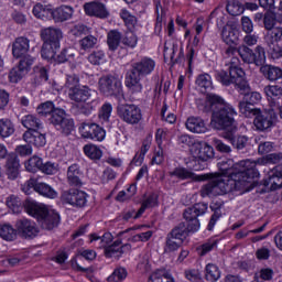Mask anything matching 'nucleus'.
Returning <instances> with one entry per match:
<instances>
[{
  "label": "nucleus",
  "instance_id": "1",
  "mask_svg": "<svg viewBox=\"0 0 282 282\" xmlns=\"http://www.w3.org/2000/svg\"><path fill=\"white\" fill-rule=\"evenodd\" d=\"M218 164L221 174H209L212 180L200 188L202 197H217V195H226L231 191H241L252 184L254 177H259L254 161L245 160L235 163L229 159Z\"/></svg>",
  "mask_w": 282,
  "mask_h": 282
},
{
  "label": "nucleus",
  "instance_id": "2",
  "mask_svg": "<svg viewBox=\"0 0 282 282\" xmlns=\"http://www.w3.org/2000/svg\"><path fill=\"white\" fill-rule=\"evenodd\" d=\"M204 113L213 111L210 127L217 131H237V111L232 106L225 104L219 95L208 94L206 100L198 105Z\"/></svg>",
  "mask_w": 282,
  "mask_h": 282
},
{
  "label": "nucleus",
  "instance_id": "3",
  "mask_svg": "<svg viewBox=\"0 0 282 282\" xmlns=\"http://www.w3.org/2000/svg\"><path fill=\"white\" fill-rule=\"evenodd\" d=\"M206 210H208V204L206 203H197L186 208L183 214L186 224L180 223L167 235L174 239H181L184 242V239L188 237V232H197L199 230L200 224L197 217L206 215Z\"/></svg>",
  "mask_w": 282,
  "mask_h": 282
},
{
  "label": "nucleus",
  "instance_id": "4",
  "mask_svg": "<svg viewBox=\"0 0 282 282\" xmlns=\"http://www.w3.org/2000/svg\"><path fill=\"white\" fill-rule=\"evenodd\" d=\"M155 70V59L151 57H143L139 62L131 65V69L126 75V87L132 94H142V78L144 76H151Z\"/></svg>",
  "mask_w": 282,
  "mask_h": 282
},
{
  "label": "nucleus",
  "instance_id": "5",
  "mask_svg": "<svg viewBox=\"0 0 282 282\" xmlns=\"http://www.w3.org/2000/svg\"><path fill=\"white\" fill-rule=\"evenodd\" d=\"M24 210L31 217H35L37 219L41 228L44 230H54V228H58V224H61V215L54 210H47L43 205L26 199L24 202Z\"/></svg>",
  "mask_w": 282,
  "mask_h": 282
},
{
  "label": "nucleus",
  "instance_id": "6",
  "mask_svg": "<svg viewBox=\"0 0 282 282\" xmlns=\"http://www.w3.org/2000/svg\"><path fill=\"white\" fill-rule=\"evenodd\" d=\"M117 115L126 124H140L142 122V109L135 104H119Z\"/></svg>",
  "mask_w": 282,
  "mask_h": 282
},
{
  "label": "nucleus",
  "instance_id": "7",
  "mask_svg": "<svg viewBox=\"0 0 282 282\" xmlns=\"http://www.w3.org/2000/svg\"><path fill=\"white\" fill-rule=\"evenodd\" d=\"M215 79L217 83H220L223 87H230V85H236L240 91H248L250 87L248 86V82L243 80V77H239L235 72L230 70L226 72L224 69L215 70Z\"/></svg>",
  "mask_w": 282,
  "mask_h": 282
},
{
  "label": "nucleus",
  "instance_id": "8",
  "mask_svg": "<svg viewBox=\"0 0 282 282\" xmlns=\"http://www.w3.org/2000/svg\"><path fill=\"white\" fill-rule=\"evenodd\" d=\"M99 91L102 96H120L122 94V80L118 76L105 75L98 82Z\"/></svg>",
  "mask_w": 282,
  "mask_h": 282
},
{
  "label": "nucleus",
  "instance_id": "9",
  "mask_svg": "<svg viewBox=\"0 0 282 282\" xmlns=\"http://www.w3.org/2000/svg\"><path fill=\"white\" fill-rule=\"evenodd\" d=\"M48 120L64 135H69L75 129L74 119L67 117L64 109L56 110Z\"/></svg>",
  "mask_w": 282,
  "mask_h": 282
},
{
  "label": "nucleus",
  "instance_id": "10",
  "mask_svg": "<svg viewBox=\"0 0 282 282\" xmlns=\"http://www.w3.org/2000/svg\"><path fill=\"white\" fill-rule=\"evenodd\" d=\"M87 197H89L87 193L70 188L62 193L61 202L62 204H68L74 208H85V206H87Z\"/></svg>",
  "mask_w": 282,
  "mask_h": 282
},
{
  "label": "nucleus",
  "instance_id": "11",
  "mask_svg": "<svg viewBox=\"0 0 282 282\" xmlns=\"http://www.w3.org/2000/svg\"><path fill=\"white\" fill-rule=\"evenodd\" d=\"M79 133L85 140H95L96 142H102L107 132L102 127L94 122H83L79 126Z\"/></svg>",
  "mask_w": 282,
  "mask_h": 282
},
{
  "label": "nucleus",
  "instance_id": "12",
  "mask_svg": "<svg viewBox=\"0 0 282 282\" xmlns=\"http://www.w3.org/2000/svg\"><path fill=\"white\" fill-rule=\"evenodd\" d=\"M276 112L274 109L269 110H259V113L256 115L253 124L258 131H268L276 124Z\"/></svg>",
  "mask_w": 282,
  "mask_h": 282
},
{
  "label": "nucleus",
  "instance_id": "13",
  "mask_svg": "<svg viewBox=\"0 0 282 282\" xmlns=\"http://www.w3.org/2000/svg\"><path fill=\"white\" fill-rule=\"evenodd\" d=\"M68 98L73 102H89L91 98H96L98 96V93L96 90H93L88 86H77L73 90H67Z\"/></svg>",
  "mask_w": 282,
  "mask_h": 282
},
{
  "label": "nucleus",
  "instance_id": "14",
  "mask_svg": "<svg viewBox=\"0 0 282 282\" xmlns=\"http://www.w3.org/2000/svg\"><path fill=\"white\" fill-rule=\"evenodd\" d=\"M15 228L23 239H34V237H39L40 230L36 223L28 218L19 219L15 223Z\"/></svg>",
  "mask_w": 282,
  "mask_h": 282
},
{
  "label": "nucleus",
  "instance_id": "15",
  "mask_svg": "<svg viewBox=\"0 0 282 282\" xmlns=\"http://www.w3.org/2000/svg\"><path fill=\"white\" fill-rule=\"evenodd\" d=\"M40 36L44 44L53 45L55 50L61 47V39H63V31L58 28L48 26L40 32Z\"/></svg>",
  "mask_w": 282,
  "mask_h": 282
},
{
  "label": "nucleus",
  "instance_id": "16",
  "mask_svg": "<svg viewBox=\"0 0 282 282\" xmlns=\"http://www.w3.org/2000/svg\"><path fill=\"white\" fill-rule=\"evenodd\" d=\"M84 12L87 17H96V19H108L109 10H107V6L101 2H86L84 4Z\"/></svg>",
  "mask_w": 282,
  "mask_h": 282
},
{
  "label": "nucleus",
  "instance_id": "17",
  "mask_svg": "<svg viewBox=\"0 0 282 282\" xmlns=\"http://www.w3.org/2000/svg\"><path fill=\"white\" fill-rule=\"evenodd\" d=\"M194 158L200 160V162H208V160L215 158V150L208 143L197 142L192 148Z\"/></svg>",
  "mask_w": 282,
  "mask_h": 282
},
{
  "label": "nucleus",
  "instance_id": "18",
  "mask_svg": "<svg viewBox=\"0 0 282 282\" xmlns=\"http://www.w3.org/2000/svg\"><path fill=\"white\" fill-rule=\"evenodd\" d=\"M51 17L55 23H65L74 17V7L62 4L51 10Z\"/></svg>",
  "mask_w": 282,
  "mask_h": 282
},
{
  "label": "nucleus",
  "instance_id": "19",
  "mask_svg": "<svg viewBox=\"0 0 282 282\" xmlns=\"http://www.w3.org/2000/svg\"><path fill=\"white\" fill-rule=\"evenodd\" d=\"M131 250V245L126 243L122 246V240H116L112 245L105 248V256L107 259H111L116 257V259H120L124 252H129Z\"/></svg>",
  "mask_w": 282,
  "mask_h": 282
},
{
  "label": "nucleus",
  "instance_id": "20",
  "mask_svg": "<svg viewBox=\"0 0 282 282\" xmlns=\"http://www.w3.org/2000/svg\"><path fill=\"white\" fill-rule=\"evenodd\" d=\"M23 140L26 144H33V147L37 148L45 147V144H47L45 133L39 130L25 131L23 133Z\"/></svg>",
  "mask_w": 282,
  "mask_h": 282
},
{
  "label": "nucleus",
  "instance_id": "21",
  "mask_svg": "<svg viewBox=\"0 0 282 282\" xmlns=\"http://www.w3.org/2000/svg\"><path fill=\"white\" fill-rule=\"evenodd\" d=\"M260 74H262L263 78L269 80V83H276L282 79V68L272 64L261 66Z\"/></svg>",
  "mask_w": 282,
  "mask_h": 282
},
{
  "label": "nucleus",
  "instance_id": "22",
  "mask_svg": "<svg viewBox=\"0 0 282 282\" xmlns=\"http://www.w3.org/2000/svg\"><path fill=\"white\" fill-rule=\"evenodd\" d=\"M67 183L70 186L80 188L83 186V172L78 164H72L67 169Z\"/></svg>",
  "mask_w": 282,
  "mask_h": 282
},
{
  "label": "nucleus",
  "instance_id": "23",
  "mask_svg": "<svg viewBox=\"0 0 282 282\" xmlns=\"http://www.w3.org/2000/svg\"><path fill=\"white\" fill-rule=\"evenodd\" d=\"M264 186H270L271 191L282 188V167L276 166L271 171L267 178H264Z\"/></svg>",
  "mask_w": 282,
  "mask_h": 282
},
{
  "label": "nucleus",
  "instance_id": "24",
  "mask_svg": "<svg viewBox=\"0 0 282 282\" xmlns=\"http://www.w3.org/2000/svg\"><path fill=\"white\" fill-rule=\"evenodd\" d=\"M30 52V40L28 37H17L12 44V55L14 58H21Z\"/></svg>",
  "mask_w": 282,
  "mask_h": 282
},
{
  "label": "nucleus",
  "instance_id": "25",
  "mask_svg": "<svg viewBox=\"0 0 282 282\" xmlns=\"http://www.w3.org/2000/svg\"><path fill=\"white\" fill-rule=\"evenodd\" d=\"M223 138L228 140L237 151H243L246 147H248V137L246 135H237L235 137V131L230 130L229 132H224Z\"/></svg>",
  "mask_w": 282,
  "mask_h": 282
},
{
  "label": "nucleus",
  "instance_id": "26",
  "mask_svg": "<svg viewBox=\"0 0 282 282\" xmlns=\"http://www.w3.org/2000/svg\"><path fill=\"white\" fill-rule=\"evenodd\" d=\"M171 177H178V180H196L197 182H204V180H208L207 175H198L191 172L186 167H176L172 172H170Z\"/></svg>",
  "mask_w": 282,
  "mask_h": 282
},
{
  "label": "nucleus",
  "instance_id": "27",
  "mask_svg": "<svg viewBox=\"0 0 282 282\" xmlns=\"http://www.w3.org/2000/svg\"><path fill=\"white\" fill-rule=\"evenodd\" d=\"M185 127L192 133H206V131H208L206 128V122H204V119L199 117L187 118Z\"/></svg>",
  "mask_w": 282,
  "mask_h": 282
},
{
  "label": "nucleus",
  "instance_id": "28",
  "mask_svg": "<svg viewBox=\"0 0 282 282\" xmlns=\"http://www.w3.org/2000/svg\"><path fill=\"white\" fill-rule=\"evenodd\" d=\"M120 19H122L124 25L128 28L129 32H138L140 30V24L138 23V18L133 15L129 10L121 9Z\"/></svg>",
  "mask_w": 282,
  "mask_h": 282
},
{
  "label": "nucleus",
  "instance_id": "29",
  "mask_svg": "<svg viewBox=\"0 0 282 282\" xmlns=\"http://www.w3.org/2000/svg\"><path fill=\"white\" fill-rule=\"evenodd\" d=\"M19 169H21L19 159L14 155L8 156L6 171L9 180H17L19 177Z\"/></svg>",
  "mask_w": 282,
  "mask_h": 282
},
{
  "label": "nucleus",
  "instance_id": "30",
  "mask_svg": "<svg viewBox=\"0 0 282 282\" xmlns=\"http://www.w3.org/2000/svg\"><path fill=\"white\" fill-rule=\"evenodd\" d=\"M221 39L227 45H235L239 41V31L230 25L224 26Z\"/></svg>",
  "mask_w": 282,
  "mask_h": 282
},
{
  "label": "nucleus",
  "instance_id": "31",
  "mask_svg": "<svg viewBox=\"0 0 282 282\" xmlns=\"http://www.w3.org/2000/svg\"><path fill=\"white\" fill-rule=\"evenodd\" d=\"M113 241V235L111 232H105L101 237L98 234L90 235V242L95 243L97 248H108Z\"/></svg>",
  "mask_w": 282,
  "mask_h": 282
},
{
  "label": "nucleus",
  "instance_id": "32",
  "mask_svg": "<svg viewBox=\"0 0 282 282\" xmlns=\"http://www.w3.org/2000/svg\"><path fill=\"white\" fill-rule=\"evenodd\" d=\"M195 83L203 91H213V89H215V86H213V77L208 73L199 74Z\"/></svg>",
  "mask_w": 282,
  "mask_h": 282
},
{
  "label": "nucleus",
  "instance_id": "33",
  "mask_svg": "<svg viewBox=\"0 0 282 282\" xmlns=\"http://www.w3.org/2000/svg\"><path fill=\"white\" fill-rule=\"evenodd\" d=\"M251 65L263 67L265 65V48L261 45L256 46L251 55Z\"/></svg>",
  "mask_w": 282,
  "mask_h": 282
},
{
  "label": "nucleus",
  "instance_id": "34",
  "mask_svg": "<svg viewBox=\"0 0 282 282\" xmlns=\"http://www.w3.org/2000/svg\"><path fill=\"white\" fill-rule=\"evenodd\" d=\"M22 124L28 129L26 131H39L43 129V123L41 119L34 117V115H28L22 119Z\"/></svg>",
  "mask_w": 282,
  "mask_h": 282
},
{
  "label": "nucleus",
  "instance_id": "35",
  "mask_svg": "<svg viewBox=\"0 0 282 282\" xmlns=\"http://www.w3.org/2000/svg\"><path fill=\"white\" fill-rule=\"evenodd\" d=\"M58 110L62 109L54 107V102L52 101L43 102L36 108V112L41 116V118H47V116L53 118L54 113H56Z\"/></svg>",
  "mask_w": 282,
  "mask_h": 282
},
{
  "label": "nucleus",
  "instance_id": "36",
  "mask_svg": "<svg viewBox=\"0 0 282 282\" xmlns=\"http://www.w3.org/2000/svg\"><path fill=\"white\" fill-rule=\"evenodd\" d=\"M35 193L42 195L43 197H48V199H56L58 197V193H56L52 186L47 185V183L39 182L35 186Z\"/></svg>",
  "mask_w": 282,
  "mask_h": 282
},
{
  "label": "nucleus",
  "instance_id": "37",
  "mask_svg": "<svg viewBox=\"0 0 282 282\" xmlns=\"http://www.w3.org/2000/svg\"><path fill=\"white\" fill-rule=\"evenodd\" d=\"M76 57V51L72 47L63 48L59 54L55 56V63L58 65L63 63H72L74 58Z\"/></svg>",
  "mask_w": 282,
  "mask_h": 282
},
{
  "label": "nucleus",
  "instance_id": "38",
  "mask_svg": "<svg viewBox=\"0 0 282 282\" xmlns=\"http://www.w3.org/2000/svg\"><path fill=\"white\" fill-rule=\"evenodd\" d=\"M240 113L246 118H256L261 109L252 106V104H248L243 101V99L238 105Z\"/></svg>",
  "mask_w": 282,
  "mask_h": 282
},
{
  "label": "nucleus",
  "instance_id": "39",
  "mask_svg": "<svg viewBox=\"0 0 282 282\" xmlns=\"http://www.w3.org/2000/svg\"><path fill=\"white\" fill-rule=\"evenodd\" d=\"M120 41H122V33H120L118 30H112L108 32L107 44L111 52H116V50H118V47L120 46Z\"/></svg>",
  "mask_w": 282,
  "mask_h": 282
},
{
  "label": "nucleus",
  "instance_id": "40",
  "mask_svg": "<svg viewBox=\"0 0 282 282\" xmlns=\"http://www.w3.org/2000/svg\"><path fill=\"white\" fill-rule=\"evenodd\" d=\"M205 279L209 282L219 281V279H221V271H219V267L208 263L205 268Z\"/></svg>",
  "mask_w": 282,
  "mask_h": 282
},
{
  "label": "nucleus",
  "instance_id": "41",
  "mask_svg": "<svg viewBox=\"0 0 282 282\" xmlns=\"http://www.w3.org/2000/svg\"><path fill=\"white\" fill-rule=\"evenodd\" d=\"M6 204L12 213L15 215H19L21 210H23V203L21 202V198L14 194H11L10 196L7 197Z\"/></svg>",
  "mask_w": 282,
  "mask_h": 282
},
{
  "label": "nucleus",
  "instance_id": "42",
  "mask_svg": "<svg viewBox=\"0 0 282 282\" xmlns=\"http://www.w3.org/2000/svg\"><path fill=\"white\" fill-rule=\"evenodd\" d=\"M153 206H158V196L155 194H151L142 202L141 207L135 213L134 219L142 217V215H144V210H147V208H153Z\"/></svg>",
  "mask_w": 282,
  "mask_h": 282
},
{
  "label": "nucleus",
  "instance_id": "43",
  "mask_svg": "<svg viewBox=\"0 0 282 282\" xmlns=\"http://www.w3.org/2000/svg\"><path fill=\"white\" fill-rule=\"evenodd\" d=\"M263 94L267 96V98H271V100H279L282 98V87L281 85L269 84L264 86Z\"/></svg>",
  "mask_w": 282,
  "mask_h": 282
},
{
  "label": "nucleus",
  "instance_id": "44",
  "mask_svg": "<svg viewBox=\"0 0 282 282\" xmlns=\"http://www.w3.org/2000/svg\"><path fill=\"white\" fill-rule=\"evenodd\" d=\"M0 237L4 241H14L17 239V230L10 224H0Z\"/></svg>",
  "mask_w": 282,
  "mask_h": 282
},
{
  "label": "nucleus",
  "instance_id": "45",
  "mask_svg": "<svg viewBox=\"0 0 282 282\" xmlns=\"http://www.w3.org/2000/svg\"><path fill=\"white\" fill-rule=\"evenodd\" d=\"M210 210H213L214 214L209 219V223L207 225V230H213L217 221L221 219V203H213L210 205Z\"/></svg>",
  "mask_w": 282,
  "mask_h": 282
},
{
  "label": "nucleus",
  "instance_id": "46",
  "mask_svg": "<svg viewBox=\"0 0 282 282\" xmlns=\"http://www.w3.org/2000/svg\"><path fill=\"white\" fill-rule=\"evenodd\" d=\"M183 243L184 242L182 241V239L173 238L172 236L167 235L165 238L164 252L166 254L175 252L180 250V248H182Z\"/></svg>",
  "mask_w": 282,
  "mask_h": 282
},
{
  "label": "nucleus",
  "instance_id": "47",
  "mask_svg": "<svg viewBox=\"0 0 282 282\" xmlns=\"http://www.w3.org/2000/svg\"><path fill=\"white\" fill-rule=\"evenodd\" d=\"M84 153L89 160H94L95 162L102 158V150L96 144H86L84 147Z\"/></svg>",
  "mask_w": 282,
  "mask_h": 282
},
{
  "label": "nucleus",
  "instance_id": "48",
  "mask_svg": "<svg viewBox=\"0 0 282 282\" xmlns=\"http://www.w3.org/2000/svg\"><path fill=\"white\" fill-rule=\"evenodd\" d=\"M264 41L265 43H279L282 41V26H273V29H269L264 36Z\"/></svg>",
  "mask_w": 282,
  "mask_h": 282
},
{
  "label": "nucleus",
  "instance_id": "49",
  "mask_svg": "<svg viewBox=\"0 0 282 282\" xmlns=\"http://www.w3.org/2000/svg\"><path fill=\"white\" fill-rule=\"evenodd\" d=\"M148 282H175L166 270H156L153 272Z\"/></svg>",
  "mask_w": 282,
  "mask_h": 282
},
{
  "label": "nucleus",
  "instance_id": "50",
  "mask_svg": "<svg viewBox=\"0 0 282 282\" xmlns=\"http://www.w3.org/2000/svg\"><path fill=\"white\" fill-rule=\"evenodd\" d=\"M14 133V123L10 119L0 120V137L10 138Z\"/></svg>",
  "mask_w": 282,
  "mask_h": 282
},
{
  "label": "nucleus",
  "instance_id": "51",
  "mask_svg": "<svg viewBox=\"0 0 282 282\" xmlns=\"http://www.w3.org/2000/svg\"><path fill=\"white\" fill-rule=\"evenodd\" d=\"M98 105H100V98H98V96L93 97L89 101L84 102L79 111L84 116H91V111H94Z\"/></svg>",
  "mask_w": 282,
  "mask_h": 282
},
{
  "label": "nucleus",
  "instance_id": "52",
  "mask_svg": "<svg viewBox=\"0 0 282 282\" xmlns=\"http://www.w3.org/2000/svg\"><path fill=\"white\" fill-rule=\"evenodd\" d=\"M28 76V73H25V68L20 67L19 65L13 67L9 72V80L10 83H19L20 80H23Z\"/></svg>",
  "mask_w": 282,
  "mask_h": 282
},
{
  "label": "nucleus",
  "instance_id": "53",
  "mask_svg": "<svg viewBox=\"0 0 282 282\" xmlns=\"http://www.w3.org/2000/svg\"><path fill=\"white\" fill-rule=\"evenodd\" d=\"M226 10L231 17H239L243 14V6L238 0H231L227 2Z\"/></svg>",
  "mask_w": 282,
  "mask_h": 282
},
{
  "label": "nucleus",
  "instance_id": "54",
  "mask_svg": "<svg viewBox=\"0 0 282 282\" xmlns=\"http://www.w3.org/2000/svg\"><path fill=\"white\" fill-rule=\"evenodd\" d=\"M41 56L42 58H44V61H53L55 63L56 48L54 47V44L43 43L42 50H41Z\"/></svg>",
  "mask_w": 282,
  "mask_h": 282
},
{
  "label": "nucleus",
  "instance_id": "55",
  "mask_svg": "<svg viewBox=\"0 0 282 282\" xmlns=\"http://www.w3.org/2000/svg\"><path fill=\"white\" fill-rule=\"evenodd\" d=\"M252 52L253 50L250 46H246V44H240L238 46V54L247 65H252Z\"/></svg>",
  "mask_w": 282,
  "mask_h": 282
},
{
  "label": "nucleus",
  "instance_id": "56",
  "mask_svg": "<svg viewBox=\"0 0 282 282\" xmlns=\"http://www.w3.org/2000/svg\"><path fill=\"white\" fill-rule=\"evenodd\" d=\"M138 192L135 184L130 185L126 191H121L116 196L117 202H129L133 195Z\"/></svg>",
  "mask_w": 282,
  "mask_h": 282
},
{
  "label": "nucleus",
  "instance_id": "57",
  "mask_svg": "<svg viewBox=\"0 0 282 282\" xmlns=\"http://www.w3.org/2000/svg\"><path fill=\"white\" fill-rule=\"evenodd\" d=\"M42 167H43V159L36 155L32 156L31 159L28 160V162H25V169L26 171H29V173H34L36 169L41 171Z\"/></svg>",
  "mask_w": 282,
  "mask_h": 282
},
{
  "label": "nucleus",
  "instance_id": "58",
  "mask_svg": "<svg viewBox=\"0 0 282 282\" xmlns=\"http://www.w3.org/2000/svg\"><path fill=\"white\" fill-rule=\"evenodd\" d=\"M97 44L98 37L94 35H87L79 41V45L85 52H87L88 50H94V47H96Z\"/></svg>",
  "mask_w": 282,
  "mask_h": 282
},
{
  "label": "nucleus",
  "instance_id": "59",
  "mask_svg": "<svg viewBox=\"0 0 282 282\" xmlns=\"http://www.w3.org/2000/svg\"><path fill=\"white\" fill-rule=\"evenodd\" d=\"M267 47H269V54L273 61L282 58V46H280L279 43L269 42L267 43Z\"/></svg>",
  "mask_w": 282,
  "mask_h": 282
},
{
  "label": "nucleus",
  "instance_id": "60",
  "mask_svg": "<svg viewBox=\"0 0 282 282\" xmlns=\"http://www.w3.org/2000/svg\"><path fill=\"white\" fill-rule=\"evenodd\" d=\"M80 86V77L76 74L66 75V82L64 84V87L68 89V91H72L73 89H76Z\"/></svg>",
  "mask_w": 282,
  "mask_h": 282
},
{
  "label": "nucleus",
  "instance_id": "61",
  "mask_svg": "<svg viewBox=\"0 0 282 282\" xmlns=\"http://www.w3.org/2000/svg\"><path fill=\"white\" fill-rule=\"evenodd\" d=\"M33 14L36 19H47V15L52 14V9L37 3L33 7Z\"/></svg>",
  "mask_w": 282,
  "mask_h": 282
},
{
  "label": "nucleus",
  "instance_id": "62",
  "mask_svg": "<svg viewBox=\"0 0 282 282\" xmlns=\"http://www.w3.org/2000/svg\"><path fill=\"white\" fill-rule=\"evenodd\" d=\"M127 269L120 267L115 269V271L112 272V274L110 276H108V281L109 282H121L124 281V279H127Z\"/></svg>",
  "mask_w": 282,
  "mask_h": 282
},
{
  "label": "nucleus",
  "instance_id": "63",
  "mask_svg": "<svg viewBox=\"0 0 282 282\" xmlns=\"http://www.w3.org/2000/svg\"><path fill=\"white\" fill-rule=\"evenodd\" d=\"M113 111V107L111 104H105L99 110L98 118L102 122H109V118H111V112Z\"/></svg>",
  "mask_w": 282,
  "mask_h": 282
},
{
  "label": "nucleus",
  "instance_id": "64",
  "mask_svg": "<svg viewBox=\"0 0 282 282\" xmlns=\"http://www.w3.org/2000/svg\"><path fill=\"white\" fill-rule=\"evenodd\" d=\"M89 63L91 65H102L105 63V52L102 51H95L88 56Z\"/></svg>",
  "mask_w": 282,
  "mask_h": 282
}]
</instances>
